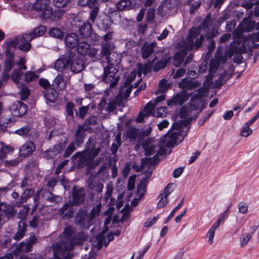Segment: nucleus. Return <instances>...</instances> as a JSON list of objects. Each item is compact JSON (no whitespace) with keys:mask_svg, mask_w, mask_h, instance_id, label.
Masks as SVG:
<instances>
[{"mask_svg":"<svg viewBox=\"0 0 259 259\" xmlns=\"http://www.w3.org/2000/svg\"><path fill=\"white\" fill-rule=\"evenodd\" d=\"M59 242L54 243L52 249L53 259H71L72 254L69 252L75 245V235L72 227L68 226L63 231V236Z\"/></svg>","mask_w":259,"mask_h":259,"instance_id":"f257e3e1","label":"nucleus"},{"mask_svg":"<svg viewBox=\"0 0 259 259\" xmlns=\"http://www.w3.org/2000/svg\"><path fill=\"white\" fill-rule=\"evenodd\" d=\"M93 139L90 138L86 143V149L77 153L75 155L77 158L76 163L78 168L87 166L88 169H92L100 164L102 158L99 157L95 160L101 151L100 146L96 147L95 144H92Z\"/></svg>","mask_w":259,"mask_h":259,"instance_id":"f03ea898","label":"nucleus"},{"mask_svg":"<svg viewBox=\"0 0 259 259\" xmlns=\"http://www.w3.org/2000/svg\"><path fill=\"white\" fill-rule=\"evenodd\" d=\"M46 31V28L42 25L35 28L32 32L25 33L21 36L16 37L10 41V45L24 52L29 51L31 47L30 42L34 38L40 36L44 34Z\"/></svg>","mask_w":259,"mask_h":259,"instance_id":"7ed1b4c3","label":"nucleus"},{"mask_svg":"<svg viewBox=\"0 0 259 259\" xmlns=\"http://www.w3.org/2000/svg\"><path fill=\"white\" fill-rule=\"evenodd\" d=\"M180 136V133L178 132H171L169 131L164 136L165 145L161 144L157 150V154L151 158H145L142 159V165L143 166H146V164H150L151 165L156 164V161L158 160L157 156H162L166 153V150L165 147H174L178 144L177 140L178 137Z\"/></svg>","mask_w":259,"mask_h":259,"instance_id":"20e7f679","label":"nucleus"},{"mask_svg":"<svg viewBox=\"0 0 259 259\" xmlns=\"http://www.w3.org/2000/svg\"><path fill=\"white\" fill-rule=\"evenodd\" d=\"M114 46L112 42H103L100 53V58L106 57V59L110 65L108 66H115L121 62V56L113 51Z\"/></svg>","mask_w":259,"mask_h":259,"instance_id":"39448f33","label":"nucleus"},{"mask_svg":"<svg viewBox=\"0 0 259 259\" xmlns=\"http://www.w3.org/2000/svg\"><path fill=\"white\" fill-rule=\"evenodd\" d=\"M201 33V26L196 28H192L189 32L186 38V41L182 42L184 47H186L187 50H192L193 49H197L201 47L204 37L200 35Z\"/></svg>","mask_w":259,"mask_h":259,"instance_id":"423d86ee","label":"nucleus"},{"mask_svg":"<svg viewBox=\"0 0 259 259\" xmlns=\"http://www.w3.org/2000/svg\"><path fill=\"white\" fill-rule=\"evenodd\" d=\"M50 0H36L32 5L36 11L41 12V19H48L52 16L53 9L50 6Z\"/></svg>","mask_w":259,"mask_h":259,"instance_id":"0eeeda50","label":"nucleus"},{"mask_svg":"<svg viewBox=\"0 0 259 259\" xmlns=\"http://www.w3.org/2000/svg\"><path fill=\"white\" fill-rule=\"evenodd\" d=\"M118 70L114 66H106L104 68L103 80L109 83L110 88H113L119 81V76L117 75Z\"/></svg>","mask_w":259,"mask_h":259,"instance_id":"6e6552de","label":"nucleus"},{"mask_svg":"<svg viewBox=\"0 0 259 259\" xmlns=\"http://www.w3.org/2000/svg\"><path fill=\"white\" fill-rule=\"evenodd\" d=\"M75 222L81 227L87 229L94 224L93 221L90 218L89 214L83 210H79L76 213Z\"/></svg>","mask_w":259,"mask_h":259,"instance_id":"1a4fd4ad","label":"nucleus"},{"mask_svg":"<svg viewBox=\"0 0 259 259\" xmlns=\"http://www.w3.org/2000/svg\"><path fill=\"white\" fill-rule=\"evenodd\" d=\"M180 116L181 118H186L180 120L179 122H175L172 126L174 130H181L183 126H187L191 121V118L189 117V110L186 107L183 106L181 108Z\"/></svg>","mask_w":259,"mask_h":259,"instance_id":"9d476101","label":"nucleus"},{"mask_svg":"<svg viewBox=\"0 0 259 259\" xmlns=\"http://www.w3.org/2000/svg\"><path fill=\"white\" fill-rule=\"evenodd\" d=\"M72 59L73 56L71 54L61 56L55 62V68L59 71L66 70L70 66Z\"/></svg>","mask_w":259,"mask_h":259,"instance_id":"9b49d317","label":"nucleus"},{"mask_svg":"<svg viewBox=\"0 0 259 259\" xmlns=\"http://www.w3.org/2000/svg\"><path fill=\"white\" fill-rule=\"evenodd\" d=\"M85 190L82 188L77 189L74 187L72 191V197L73 201L72 203L76 205H79L82 204L85 199Z\"/></svg>","mask_w":259,"mask_h":259,"instance_id":"f8f14e48","label":"nucleus"},{"mask_svg":"<svg viewBox=\"0 0 259 259\" xmlns=\"http://www.w3.org/2000/svg\"><path fill=\"white\" fill-rule=\"evenodd\" d=\"M15 133L19 136L35 139L38 136V133L29 125L23 126L15 131Z\"/></svg>","mask_w":259,"mask_h":259,"instance_id":"ddd939ff","label":"nucleus"},{"mask_svg":"<svg viewBox=\"0 0 259 259\" xmlns=\"http://www.w3.org/2000/svg\"><path fill=\"white\" fill-rule=\"evenodd\" d=\"M189 96L186 92H181L174 96L171 99L167 101V105L169 106L182 105L188 100Z\"/></svg>","mask_w":259,"mask_h":259,"instance_id":"4468645a","label":"nucleus"},{"mask_svg":"<svg viewBox=\"0 0 259 259\" xmlns=\"http://www.w3.org/2000/svg\"><path fill=\"white\" fill-rule=\"evenodd\" d=\"M0 212H3L7 219H12L15 216L17 211L12 204L1 202H0Z\"/></svg>","mask_w":259,"mask_h":259,"instance_id":"2eb2a0df","label":"nucleus"},{"mask_svg":"<svg viewBox=\"0 0 259 259\" xmlns=\"http://www.w3.org/2000/svg\"><path fill=\"white\" fill-rule=\"evenodd\" d=\"M200 85V83L198 81H194L188 78H184L179 83V86L182 88L183 92H186L187 90H193Z\"/></svg>","mask_w":259,"mask_h":259,"instance_id":"dca6fc26","label":"nucleus"},{"mask_svg":"<svg viewBox=\"0 0 259 259\" xmlns=\"http://www.w3.org/2000/svg\"><path fill=\"white\" fill-rule=\"evenodd\" d=\"M11 110L14 116H22L27 112V107L23 102L17 101L12 105Z\"/></svg>","mask_w":259,"mask_h":259,"instance_id":"f3484780","label":"nucleus"},{"mask_svg":"<svg viewBox=\"0 0 259 259\" xmlns=\"http://www.w3.org/2000/svg\"><path fill=\"white\" fill-rule=\"evenodd\" d=\"M142 146L144 150L145 154L147 156L153 155L156 151L155 142L150 138L144 141L142 143Z\"/></svg>","mask_w":259,"mask_h":259,"instance_id":"a211bd4d","label":"nucleus"},{"mask_svg":"<svg viewBox=\"0 0 259 259\" xmlns=\"http://www.w3.org/2000/svg\"><path fill=\"white\" fill-rule=\"evenodd\" d=\"M152 170L146 171L145 177L141 181L140 183L137 186V194L139 196V197H142L146 192V187L148 182V179H149L152 175Z\"/></svg>","mask_w":259,"mask_h":259,"instance_id":"6ab92c4d","label":"nucleus"},{"mask_svg":"<svg viewBox=\"0 0 259 259\" xmlns=\"http://www.w3.org/2000/svg\"><path fill=\"white\" fill-rule=\"evenodd\" d=\"M74 205L71 201H69L60 208L59 212L64 219L71 218L73 215L74 209L73 206Z\"/></svg>","mask_w":259,"mask_h":259,"instance_id":"aec40b11","label":"nucleus"},{"mask_svg":"<svg viewBox=\"0 0 259 259\" xmlns=\"http://www.w3.org/2000/svg\"><path fill=\"white\" fill-rule=\"evenodd\" d=\"M156 106V103L150 101L145 106L143 111L140 112L137 118L138 122H143L145 117L149 116L152 113L153 110Z\"/></svg>","mask_w":259,"mask_h":259,"instance_id":"412c9836","label":"nucleus"},{"mask_svg":"<svg viewBox=\"0 0 259 259\" xmlns=\"http://www.w3.org/2000/svg\"><path fill=\"white\" fill-rule=\"evenodd\" d=\"M156 46V43L155 42L151 43H148L147 41L144 42L141 50L142 57L144 59L149 58L154 52Z\"/></svg>","mask_w":259,"mask_h":259,"instance_id":"4be33fe9","label":"nucleus"},{"mask_svg":"<svg viewBox=\"0 0 259 259\" xmlns=\"http://www.w3.org/2000/svg\"><path fill=\"white\" fill-rule=\"evenodd\" d=\"M35 150V145L33 142H28L24 144L19 149V154L26 157L31 154Z\"/></svg>","mask_w":259,"mask_h":259,"instance_id":"5701e85b","label":"nucleus"},{"mask_svg":"<svg viewBox=\"0 0 259 259\" xmlns=\"http://www.w3.org/2000/svg\"><path fill=\"white\" fill-rule=\"evenodd\" d=\"M34 193V190L32 188H26L23 190V192L21 194L19 200L17 201L15 206L19 207L21 206L22 204L27 202V200L31 198Z\"/></svg>","mask_w":259,"mask_h":259,"instance_id":"b1692460","label":"nucleus"},{"mask_svg":"<svg viewBox=\"0 0 259 259\" xmlns=\"http://www.w3.org/2000/svg\"><path fill=\"white\" fill-rule=\"evenodd\" d=\"M86 129L84 125H79L75 133V141L77 146H80L86 136Z\"/></svg>","mask_w":259,"mask_h":259,"instance_id":"393cba45","label":"nucleus"},{"mask_svg":"<svg viewBox=\"0 0 259 259\" xmlns=\"http://www.w3.org/2000/svg\"><path fill=\"white\" fill-rule=\"evenodd\" d=\"M62 150V146L61 144H57L55 145L52 148H50L45 151L43 153L44 156L47 159L54 158L58 154H59Z\"/></svg>","mask_w":259,"mask_h":259,"instance_id":"a878e982","label":"nucleus"},{"mask_svg":"<svg viewBox=\"0 0 259 259\" xmlns=\"http://www.w3.org/2000/svg\"><path fill=\"white\" fill-rule=\"evenodd\" d=\"M67 80L62 74H58L53 80L52 85L59 91H63L66 88Z\"/></svg>","mask_w":259,"mask_h":259,"instance_id":"bb28decb","label":"nucleus"},{"mask_svg":"<svg viewBox=\"0 0 259 259\" xmlns=\"http://www.w3.org/2000/svg\"><path fill=\"white\" fill-rule=\"evenodd\" d=\"M79 40L78 35L74 33L68 34L65 38V42L66 46L70 49L75 48Z\"/></svg>","mask_w":259,"mask_h":259,"instance_id":"cd10ccee","label":"nucleus"},{"mask_svg":"<svg viewBox=\"0 0 259 259\" xmlns=\"http://www.w3.org/2000/svg\"><path fill=\"white\" fill-rule=\"evenodd\" d=\"M135 8V4L131 0H120L116 3V8L119 11L130 10Z\"/></svg>","mask_w":259,"mask_h":259,"instance_id":"c85d7f7f","label":"nucleus"},{"mask_svg":"<svg viewBox=\"0 0 259 259\" xmlns=\"http://www.w3.org/2000/svg\"><path fill=\"white\" fill-rule=\"evenodd\" d=\"M188 51L186 48L184 47L181 51L174 55V64L175 66L179 67L182 64Z\"/></svg>","mask_w":259,"mask_h":259,"instance_id":"c756f323","label":"nucleus"},{"mask_svg":"<svg viewBox=\"0 0 259 259\" xmlns=\"http://www.w3.org/2000/svg\"><path fill=\"white\" fill-rule=\"evenodd\" d=\"M126 137L130 141H136L140 142L141 140V133L139 131L134 127H131L126 132Z\"/></svg>","mask_w":259,"mask_h":259,"instance_id":"7c9ffc66","label":"nucleus"},{"mask_svg":"<svg viewBox=\"0 0 259 259\" xmlns=\"http://www.w3.org/2000/svg\"><path fill=\"white\" fill-rule=\"evenodd\" d=\"M70 63V69L74 73H78L83 69V61L81 59L75 58Z\"/></svg>","mask_w":259,"mask_h":259,"instance_id":"2f4dec72","label":"nucleus"},{"mask_svg":"<svg viewBox=\"0 0 259 259\" xmlns=\"http://www.w3.org/2000/svg\"><path fill=\"white\" fill-rule=\"evenodd\" d=\"M239 26L244 32H249L255 28L254 22L249 18L244 19Z\"/></svg>","mask_w":259,"mask_h":259,"instance_id":"473e14b6","label":"nucleus"},{"mask_svg":"<svg viewBox=\"0 0 259 259\" xmlns=\"http://www.w3.org/2000/svg\"><path fill=\"white\" fill-rule=\"evenodd\" d=\"M76 47V50L79 54L85 55L91 52L90 46L83 41L79 40Z\"/></svg>","mask_w":259,"mask_h":259,"instance_id":"72a5a7b5","label":"nucleus"},{"mask_svg":"<svg viewBox=\"0 0 259 259\" xmlns=\"http://www.w3.org/2000/svg\"><path fill=\"white\" fill-rule=\"evenodd\" d=\"M201 97V95L200 94H196L192 97L190 102L192 109L197 110L200 108Z\"/></svg>","mask_w":259,"mask_h":259,"instance_id":"f704fd0d","label":"nucleus"},{"mask_svg":"<svg viewBox=\"0 0 259 259\" xmlns=\"http://www.w3.org/2000/svg\"><path fill=\"white\" fill-rule=\"evenodd\" d=\"M44 96L47 102L54 103L57 99L58 94L55 90L50 89L44 93Z\"/></svg>","mask_w":259,"mask_h":259,"instance_id":"c9c22d12","label":"nucleus"},{"mask_svg":"<svg viewBox=\"0 0 259 259\" xmlns=\"http://www.w3.org/2000/svg\"><path fill=\"white\" fill-rule=\"evenodd\" d=\"M79 32L82 37H89L92 32L91 22L87 23L82 25L79 29Z\"/></svg>","mask_w":259,"mask_h":259,"instance_id":"e433bc0d","label":"nucleus"},{"mask_svg":"<svg viewBox=\"0 0 259 259\" xmlns=\"http://www.w3.org/2000/svg\"><path fill=\"white\" fill-rule=\"evenodd\" d=\"M26 230V226L24 222L20 221L19 222V229L17 232L15 234L14 238L16 240H20L24 236Z\"/></svg>","mask_w":259,"mask_h":259,"instance_id":"4c0bfd02","label":"nucleus"},{"mask_svg":"<svg viewBox=\"0 0 259 259\" xmlns=\"http://www.w3.org/2000/svg\"><path fill=\"white\" fill-rule=\"evenodd\" d=\"M107 15L113 22H115L116 23L120 18V15L119 13L113 8H108L107 12Z\"/></svg>","mask_w":259,"mask_h":259,"instance_id":"58836bf2","label":"nucleus"},{"mask_svg":"<svg viewBox=\"0 0 259 259\" xmlns=\"http://www.w3.org/2000/svg\"><path fill=\"white\" fill-rule=\"evenodd\" d=\"M42 197L46 200H48L52 202L57 203L61 201V198L52 194L50 191H45L44 192Z\"/></svg>","mask_w":259,"mask_h":259,"instance_id":"ea45409f","label":"nucleus"},{"mask_svg":"<svg viewBox=\"0 0 259 259\" xmlns=\"http://www.w3.org/2000/svg\"><path fill=\"white\" fill-rule=\"evenodd\" d=\"M137 66L138 74L139 76H141L142 73L144 75H146L151 71V65L149 64L143 65L138 63Z\"/></svg>","mask_w":259,"mask_h":259,"instance_id":"a19ab883","label":"nucleus"},{"mask_svg":"<svg viewBox=\"0 0 259 259\" xmlns=\"http://www.w3.org/2000/svg\"><path fill=\"white\" fill-rule=\"evenodd\" d=\"M243 32L244 31L242 29L238 26L233 33V38L234 43L236 42L237 45H240V41L243 39L242 35Z\"/></svg>","mask_w":259,"mask_h":259,"instance_id":"79ce46f5","label":"nucleus"},{"mask_svg":"<svg viewBox=\"0 0 259 259\" xmlns=\"http://www.w3.org/2000/svg\"><path fill=\"white\" fill-rule=\"evenodd\" d=\"M102 204L99 203L97 204L96 206L93 208L90 214H89L90 218L93 221V224L95 223V218L99 216L102 208Z\"/></svg>","mask_w":259,"mask_h":259,"instance_id":"37998d69","label":"nucleus"},{"mask_svg":"<svg viewBox=\"0 0 259 259\" xmlns=\"http://www.w3.org/2000/svg\"><path fill=\"white\" fill-rule=\"evenodd\" d=\"M31 244L27 242H21L17 247L16 250L18 252H29L32 250Z\"/></svg>","mask_w":259,"mask_h":259,"instance_id":"c03bdc74","label":"nucleus"},{"mask_svg":"<svg viewBox=\"0 0 259 259\" xmlns=\"http://www.w3.org/2000/svg\"><path fill=\"white\" fill-rule=\"evenodd\" d=\"M30 208L28 205L26 204L24 205L22 208L20 209L18 213V217L21 220V221L23 222L24 220L27 217Z\"/></svg>","mask_w":259,"mask_h":259,"instance_id":"a18cd8bd","label":"nucleus"},{"mask_svg":"<svg viewBox=\"0 0 259 259\" xmlns=\"http://www.w3.org/2000/svg\"><path fill=\"white\" fill-rule=\"evenodd\" d=\"M201 4V0H188V4L190 6L189 12L194 14Z\"/></svg>","mask_w":259,"mask_h":259,"instance_id":"49530a36","label":"nucleus"},{"mask_svg":"<svg viewBox=\"0 0 259 259\" xmlns=\"http://www.w3.org/2000/svg\"><path fill=\"white\" fill-rule=\"evenodd\" d=\"M132 89L133 86L132 85H125L124 84V85L121 87L119 93L125 99H126L129 97Z\"/></svg>","mask_w":259,"mask_h":259,"instance_id":"de8ad7c7","label":"nucleus"},{"mask_svg":"<svg viewBox=\"0 0 259 259\" xmlns=\"http://www.w3.org/2000/svg\"><path fill=\"white\" fill-rule=\"evenodd\" d=\"M50 35L54 37L61 39L63 37V32L59 28H51L49 30Z\"/></svg>","mask_w":259,"mask_h":259,"instance_id":"09e8293b","label":"nucleus"},{"mask_svg":"<svg viewBox=\"0 0 259 259\" xmlns=\"http://www.w3.org/2000/svg\"><path fill=\"white\" fill-rule=\"evenodd\" d=\"M22 74V72L18 69H15L13 70L11 76L13 81L18 85H19V80Z\"/></svg>","mask_w":259,"mask_h":259,"instance_id":"8fccbe9b","label":"nucleus"},{"mask_svg":"<svg viewBox=\"0 0 259 259\" xmlns=\"http://www.w3.org/2000/svg\"><path fill=\"white\" fill-rule=\"evenodd\" d=\"M90 189L99 193L102 192L103 189V184L99 182H95L91 183L89 185Z\"/></svg>","mask_w":259,"mask_h":259,"instance_id":"3c124183","label":"nucleus"},{"mask_svg":"<svg viewBox=\"0 0 259 259\" xmlns=\"http://www.w3.org/2000/svg\"><path fill=\"white\" fill-rule=\"evenodd\" d=\"M38 78V75L33 71H27L24 75V80L27 82L34 81Z\"/></svg>","mask_w":259,"mask_h":259,"instance_id":"603ef678","label":"nucleus"},{"mask_svg":"<svg viewBox=\"0 0 259 259\" xmlns=\"http://www.w3.org/2000/svg\"><path fill=\"white\" fill-rule=\"evenodd\" d=\"M13 152V147L11 146H3L0 150V159L5 158L7 154L12 153Z\"/></svg>","mask_w":259,"mask_h":259,"instance_id":"864d4df0","label":"nucleus"},{"mask_svg":"<svg viewBox=\"0 0 259 259\" xmlns=\"http://www.w3.org/2000/svg\"><path fill=\"white\" fill-rule=\"evenodd\" d=\"M117 100L118 97H116L115 99L110 100L105 108L106 110L108 112H113L116 108L117 105L119 104Z\"/></svg>","mask_w":259,"mask_h":259,"instance_id":"5fc2aeb1","label":"nucleus"},{"mask_svg":"<svg viewBox=\"0 0 259 259\" xmlns=\"http://www.w3.org/2000/svg\"><path fill=\"white\" fill-rule=\"evenodd\" d=\"M71 2V0H53V3L55 7L61 8L68 6Z\"/></svg>","mask_w":259,"mask_h":259,"instance_id":"6e6d98bb","label":"nucleus"},{"mask_svg":"<svg viewBox=\"0 0 259 259\" xmlns=\"http://www.w3.org/2000/svg\"><path fill=\"white\" fill-rule=\"evenodd\" d=\"M10 44V47L6 49V54L5 62L14 63V53L10 51V47H13Z\"/></svg>","mask_w":259,"mask_h":259,"instance_id":"4d7b16f0","label":"nucleus"},{"mask_svg":"<svg viewBox=\"0 0 259 259\" xmlns=\"http://www.w3.org/2000/svg\"><path fill=\"white\" fill-rule=\"evenodd\" d=\"M167 63L166 59H162L157 61L153 66V70L155 71H158L161 69L164 68Z\"/></svg>","mask_w":259,"mask_h":259,"instance_id":"13d9d810","label":"nucleus"},{"mask_svg":"<svg viewBox=\"0 0 259 259\" xmlns=\"http://www.w3.org/2000/svg\"><path fill=\"white\" fill-rule=\"evenodd\" d=\"M167 114V108L166 107H160L157 109V111L154 113V116L156 117H164Z\"/></svg>","mask_w":259,"mask_h":259,"instance_id":"bf43d9fd","label":"nucleus"},{"mask_svg":"<svg viewBox=\"0 0 259 259\" xmlns=\"http://www.w3.org/2000/svg\"><path fill=\"white\" fill-rule=\"evenodd\" d=\"M252 133V130L249 127V125L246 123L244 124L241 130L242 136L247 137Z\"/></svg>","mask_w":259,"mask_h":259,"instance_id":"052dcab7","label":"nucleus"},{"mask_svg":"<svg viewBox=\"0 0 259 259\" xmlns=\"http://www.w3.org/2000/svg\"><path fill=\"white\" fill-rule=\"evenodd\" d=\"M160 198L159 201L157 203V208H161L165 207L167 203V197L164 196L163 194H160L159 195Z\"/></svg>","mask_w":259,"mask_h":259,"instance_id":"680f3d73","label":"nucleus"},{"mask_svg":"<svg viewBox=\"0 0 259 259\" xmlns=\"http://www.w3.org/2000/svg\"><path fill=\"white\" fill-rule=\"evenodd\" d=\"M169 87L167 80L163 79L160 81L159 84V92L164 93L168 90Z\"/></svg>","mask_w":259,"mask_h":259,"instance_id":"e2e57ef3","label":"nucleus"},{"mask_svg":"<svg viewBox=\"0 0 259 259\" xmlns=\"http://www.w3.org/2000/svg\"><path fill=\"white\" fill-rule=\"evenodd\" d=\"M251 235L249 233L243 234L240 238V245L244 247L247 245L249 240L251 238Z\"/></svg>","mask_w":259,"mask_h":259,"instance_id":"0e129e2a","label":"nucleus"},{"mask_svg":"<svg viewBox=\"0 0 259 259\" xmlns=\"http://www.w3.org/2000/svg\"><path fill=\"white\" fill-rule=\"evenodd\" d=\"M99 8L98 6H95V8H93L90 13V20L92 23L95 22V21L98 15Z\"/></svg>","mask_w":259,"mask_h":259,"instance_id":"69168bd1","label":"nucleus"},{"mask_svg":"<svg viewBox=\"0 0 259 259\" xmlns=\"http://www.w3.org/2000/svg\"><path fill=\"white\" fill-rule=\"evenodd\" d=\"M20 95L21 99L23 100L26 99L29 95V90L26 85H22L20 89Z\"/></svg>","mask_w":259,"mask_h":259,"instance_id":"338daca9","label":"nucleus"},{"mask_svg":"<svg viewBox=\"0 0 259 259\" xmlns=\"http://www.w3.org/2000/svg\"><path fill=\"white\" fill-rule=\"evenodd\" d=\"M41 219L37 215L34 216L32 220L29 222V225L33 228L36 227L38 225L42 224Z\"/></svg>","mask_w":259,"mask_h":259,"instance_id":"774afa93","label":"nucleus"}]
</instances>
